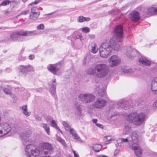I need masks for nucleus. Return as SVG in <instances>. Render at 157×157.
Returning <instances> with one entry per match:
<instances>
[{"mask_svg":"<svg viewBox=\"0 0 157 157\" xmlns=\"http://www.w3.org/2000/svg\"><path fill=\"white\" fill-rule=\"evenodd\" d=\"M87 72L89 74L94 75L98 78H102L108 75L109 69L106 64L98 63L96 64L93 69H89Z\"/></svg>","mask_w":157,"mask_h":157,"instance_id":"nucleus-1","label":"nucleus"},{"mask_svg":"<svg viewBox=\"0 0 157 157\" xmlns=\"http://www.w3.org/2000/svg\"><path fill=\"white\" fill-rule=\"evenodd\" d=\"M37 34L36 31L21 30L12 33L10 34V37L11 40L13 41H22L25 40L24 36H33Z\"/></svg>","mask_w":157,"mask_h":157,"instance_id":"nucleus-2","label":"nucleus"},{"mask_svg":"<svg viewBox=\"0 0 157 157\" xmlns=\"http://www.w3.org/2000/svg\"><path fill=\"white\" fill-rule=\"evenodd\" d=\"M146 117V115L144 113H138L136 111L131 113L127 117V120L130 122L132 123L133 124L140 125L144 123Z\"/></svg>","mask_w":157,"mask_h":157,"instance_id":"nucleus-3","label":"nucleus"},{"mask_svg":"<svg viewBox=\"0 0 157 157\" xmlns=\"http://www.w3.org/2000/svg\"><path fill=\"white\" fill-rule=\"evenodd\" d=\"M112 48L108 42L102 43L99 48L100 56L103 58H107L111 55Z\"/></svg>","mask_w":157,"mask_h":157,"instance_id":"nucleus-4","label":"nucleus"},{"mask_svg":"<svg viewBox=\"0 0 157 157\" xmlns=\"http://www.w3.org/2000/svg\"><path fill=\"white\" fill-rule=\"evenodd\" d=\"M26 154L28 157H38L40 155L38 147H36L32 144L26 146L25 148Z\"/></svg>","mask_w":157,"mask_h":157,"instance_id":"nucleus-5","label":"nucleus"},{"mask_svg":"<svg viewBox=\"0 0 157 157\" xmlns=\"http://www.w3.org/2000/svg\"><path fill=\"white\" fill-rule=\"evenodd\" d=\"M95 98L94 95L89 93L81 94L78 96V98L79 100L86 103L92 102L95 100Z\"/></svg>","mask_w":157,"mask_h":157,"instance_id":"nucleus-6","label":"nucleus"},{"mask_svg":"<svg viewBox=\"0 0 157 157\" xmlns=\"http://www.w3.org/2000/svg\"><path fill=\"white\" fill-rule=\"evenodd\" d=\"M40 152L44 151L45 154L51 153L53 151V147L52 145L48 143H42L40 144L38 147Z\"/></svg>","mask_w":157,"mask_h":157,"instance_id":"nucleus-7","label":"nucleus"},{"mask_svg":"<svg viewBox=\"0 0 157 157\" xmlns=\"http://www.w3.org/2000/svg\"><path fill=\"white\" fill-rule=\"evenodd\" d=\"M61 65L59 63L50 64L47 67L48 70L54 75H59L62 72Z\"/></svg>","mask_w":157,"mask_h":157,"instance_id":"nucleus-8","label":"nucleus"},{"mask_svg":"<svg viewBox=\"0 0 157 157\" xmlns=\"http://www.w3.org/2000/svg\"><path fill=\"white\" fill-rule=\"evenodd\" d=\"M123 29L121 25L117 26L114 29L113 36L112 37H115V39L119 41L121 40L123 35Z\"/></svg>","mask_w":157,"mask_h":157,"instance_id":"nucleus-9","label":"nucleus"},{"mask_svg":"<svg viewBox=\"0 0 157 157\" xmlns=\"http://www.w3.org/2000/svg\"><path fill=\"white\" fill-rule=\"evenodd\" d=\"M121 40L118 41L117 40L115 39V37H111L109 41L108 42L109 43L113 49L115 51H119L121 48Z\"/></svg>","mask_w":157,"mask_h":157,"instance_id":"nucleus-10","label":"nucleus"},{"mask_svg":"<svg viewBox=\"0 0 157 157\" xmlns=\"http://www.w3.org/2000/svg\"><path fill=\"white\" fill-rule=\"evenodd\" d=\"M121 59L117 55L112 56L108 60L109 65L110 67H116L120 63Z\"/></svg>","mask_w":157,"mask_h":157,"instance_id":"nucleus-11","label":"nucleus"},{"mask_svg":"<svg viewBox=\"0 0 157 157\" xmlns=\"http://www.w3.org/2000/svg\"><path fill=\"white\" fill-rule=\"evenodd\" d=\"M31 134V131L29 130H26L23 132H21L20 134V136L22 140L23 144L26 143L27 142L32 143V140L29 138L30 135Z\"/></svg>","mask_w":157,"mask_h":157,"instance_id":"nucleus-12","label":"nucleus"},{"mask_svg":"<svg viewBox=\"0 0 157 157\" xmlns=\"http://www.w3.org/2000/svg\"><path fill=\"white\" fill-rule=\"evenodd\" d=\"M106 100L101 98H98L92 104V106L95 109H101L106 105Z\"/></svg>","mask_w":157,"mask_h":157,"instance_id":"nucleus-13","label":"nucleus"},{"mask_svg":"<svg viewBox=\"0 0 157 157\" xmlns=\"http://www.w3.org/2000/svg\"><path fill=\"white\" fill-rule=\"evenodd\" d=\"M96 86V90L97 91L99 95L101 97L105 96L106 94V86H105L103 87V85L101 84H97Z\"/></svg>","mask_w":157,"mask_h":157,"instance_id":"nucleus-14","label":"nucleus"},{"mask_svg":"<svg viewBox=\"0 0 157 157\" xmlns=\"http://www.w3.org/2000/svg\"><path fill=\"white\" fill-rule=\"evenodd\" d=\"M131 140H130L129 136L128 137L126 138H121L118 139L117 140V143L118 146H121L122 144L123 143H128L129 145L128 147L131 148L132 144H133L132 142H131Z\"/></svg>","mask_w":157,"mask_h":157,"instance_id":"nucleus-15","label":"nucleus"},{"mask_svg":"<svg viewBox=\"0 0 157 157\" xmlns=\"http://www.w3.org/2000/svg\"><path fill=\"white\" fill-rule=\"evenodd\" d=\"M124 52L125 54L129 58H132L135 56L138 53L135 49L132 48L131 47L126 49Z\"/></svg>","mask_w":157,"mask_h":157,"instance_id":"nucleus-16","label":"nucleus"},{"mask_svg":"<svg viewBox=\"0 0 157 157\" xmlns=\"http://www.w3.org/2000/svg\"><path fill=\"white\" fill-rule=\"evenodd\" d=\"M31 14L30 15L31 19L36 20L40 14L39 10L36 7H33L31 10Z\"/></svg>","mask_w":157,"mask_h":157,"instance_id":"nucleus-17","label":"nucleus"},{"mask_svg":"<svg viewBox=\"0 0 157 157\" xmlns=\"http://www.w3.org/2000/svg\"><path fill=\"white\" fill-rule=\"evenodd\" d=\"M128 102L124 100H120L116 104L117 107V108L124 109L127 110L129 108L128 106Z\"/></svg>","mask_w":157,"mask_h":157,"instance_id":"nucleus-18","label":"nucleus"},{"mask_svg":"<svg viewBox=\"0 0 157 157\" xmlns=\"http://www.w3.org/2000/svg\"><path fill=\"white\" fill-rule=\"evenodd\" d=\"M131 148L134 150L135 154L137 157H140L142 150L137 144H132Z\"/></svg>","mask_w":157,"mask_h":157,"instance_id":"nucleus-19","label":"nucleus"},{"mask_svg":"<svg viewBox=\"0 0 157 157\" xmlns=\"http://www.w3.org/2000/svg\"><path fill=\"white\" fill-rule=\"evenodd\" d=\"M129 136L131 140V142L133 144H137L138 141L140 140V137L136 132H133L132 136Z\"/></svg>","mask_w":157,"mask_h":157,"instance_id":"nucleus-20","label":"nucleus"},{"mask_svg":"<svg viewBox=\"0 0 157 157\" xmlns=\"http://www.w3.org/2000/svg\"><path fill=\"white\" fill-rule=\"evenodd\" d=\"M19 71L22 73H26L28 71H33V68L31 65H28L26 66H21L19 67Z\"/></svg>","mask_w":157,"mask_h":157,"instance_id":"nucleus-21","label":"nucleus"},{"mask_svg":"<svg viewBox=\"0 0 157 157\" xmlns=\"http://www.w3.org/2000/svg\"><path fill=\"white\" fill-rule=\"evenodd\" d=\"M56 83L55 79H52L50 82L49 87L50 91L52 95H54L56 93Z\"/></svg>","mask_w":157,"mask_h":157,"instance_id":"nucleus-22","label":"nucleus"},{"mask_svg":"<svg viewBox=\"0 0 157 157\" xmlns=\"http://www.w3.org/2000/svg\"><path fill=\"white\" fill-rule=\"evenodd\" d=\"M146 14L147 16L157 14V7L153 6L149 7L147 10Z\"/></svg>","mask_w":157,"mask_h":157,"instance_id":"nucleus-23","label":"nucleus"},{"mask_svg":"<svg viewBox=\"0 0 157 157\" xmlns=\"http://www.w3.org/2000/svg\"><path fill=\"white\" fill-rule=\"evenodd\" d=\"M129 17L132 21H137L140 18L139 13L136 11L132 12L129 15Z\"/></svg>","mask_w":157,"mask_h":157,"instance_id":"nucleus-24","label":"nucleus"},{"mask_svg":"<svg viewBox=\"0 0 157 157\" xmlns=\"http://www.w3.org/2000/svg\"><path fill=\"white\" fill-rule=\"evenodd\" d=\"M75 107L77 111V115L78 117L82 116V113L81 103H75Z\"/></svg>","mask_w":157,"mask_h":157,"instance_id":"nucleus-25","label":"nucleus"},{"mask_svg":"<svg viewBox=\"0 0 157 157\" xmlns=\"http://www.w3.org/2000/svg\"><path fill=\"white\" fill-rule=\"evenodd\" d=\"M151 90L153 92L157 94V77L154 78L152 81Z\"/></svg>","mask_w":157,"mask_h":157,"instance_id":"nucleus-26","label":"nucleus"},{"mask_svg":"<svg viewBox=\"0 0 157 157\" xmlns=\"http://www.w3.org/2000/svg\"><path fill=\"white\" fill-rule=\"evenodd\" d=\"M139 62L140 63H142L143 65L148 66L151 64V62L147 60L145 57L142 56L140 58Z\"/></svg>","mask_w":157,"mask_h":157,"instance_id":"nucleus-27","label":"nucleus"},{"mask_svg":"<svg viewBox=\"0 0 157 157\" xmlns=\"http://www.w3.org/2000/svg\"><path fill=\"white\" fill-rule=\"evenodd\" d=\"M68 131L73 137L74 139L78 140L80 138V137L77 133L76 131L73 128H71Z\"/></svg>","mask_w":157,"mask_h":157,"instance_id":"nucleus-28","label":"nucleus"},{"mask_svg":"<svg viewBox=\"0 0 157 157\" xmlns=\"http://www.w3.org/2000/svg\"><path fill=\"white\" fill-rule=\"evenodd\" d=\"M91 49L90 52L93 53H96L98 51V48L97 44L94 42L91 44Z\"/></svg>","mask_w":157,"mask_h":157,"instance_id":"nucleus-29","label":"nucleus"},{"mask_svg":"<svg viewBox=\"0 0 157 157\" xmlns=\"http://www.w3.org/2000/svg\"><path fill=\"white\" fill-rule=\"evenodd\" d=\"M92 147L94 151L95 152H98L102 148V146L100 144H96L93 145Z\"/></svg>","mask_w":157,"mask_h":157,"instance_id":"nucleus-30","label":"nucleus"},{"mask_svg":"<svg viewBox=\"0 0 157 157\" xmlns=\"http://www.w3.org/2000/svg\"><path fill=\"white\" fill-rule=\"evenodd\" d=\"M131 128L130 126L129 125L124 126L123 129V134L124 135L128 134L130 132Z\"/></svg>","mask_w":157,"mask_h":157,"instance_id":"nucleus-31","label":"nucleus"},{"mask_svg":"<svg viewBox=\"0 0 157 157\" xmlns=\"http://www.w3.org/2000/svg\"><path fill=\"white\" fill-rule=\"evenodd\" d=\"M90 20V17H84L82 16H79L78 19V21L80 23L84 21H89Z\"/></svg>","mask_w":157,"mask_h":157,"instance_id":"nucleus-32","label":"nucleus"},{"mask_svg":"<svg viewBox=\"0 0 157 157\" xmlns=\"http://www.w3.org/2000/svg\"><path fill=\"white\" fill-rule=\"evenodd\" d=\"M22 113L26 116L28 117L30 115V113L27 111V105H26L23 106L21 107Z\"/></svg>","mask_w":157,"mask_h":157,"instance_id":"nucleus-33","label":"nucleus"},{"mask_svg":"<svg viewBox=\"0 0 157 157\" xmlns=\"http://www.w3.org/2000/svg\"><path fill=\"white\" fill-rule=\"evenodd\" d=\"M51 126L56 128L61 133H62V131L60 129L59 127L57 126L56 122L54 120H52L51 121Z\"/></svg>","mask_w":157,"mask_h":157,"instance_id":"nucleus-34","label":"nucleus"},{"mask_svg":"<svg viewBox=\"0 0 157 157\" xmlns=\"http://www.w3.org/2000/svg\"><path fill=\"white\" fill-rule=\"evenodd\" d=\"M41 126L44 128L48 135H49L50 128L49 126H48L47 124H42L41 125Z\"/></svg>","mask_w":157,"mask_h":157,"instance_id":"nucleus-35","label":"nucleus"},{"mask_svg":"<svg viewBox=\"0 0 157 157\" xmlns=\"http://www.w3.org/2000/svg\"><path fill=\"white\" fill-rule=\"evenodd\" d=\"M62 124L66 131H68L71 128L70 125L66 121H62Z\"/></svg>","mask_w":157,"mask_h":157,"instance_id":"nucleus-36","label":"nucleus"},{"mask_svg":"<svg viewBox=\"0 0 157 157\" xmlns=\"http://www.w3.org/2000/svg\"><path fill=\"white\" fill-rule=\"evenodd\" d=\"M109 113L110 114H111V116L109 115V117L110 118H112L113 116H115L117 114V113L115 112L114 109H111L110 106L109 107Z\"/></svg>","mask_w":157,"mask_h":157,"instance_id":"nucleus-37","label":"nucleus"},{"mask_svg":"<svg viewBox=\"0 0 157 157\" xmlns=\"http://www.w3.org/2000/svg\"><path fill=\"white\" fill-rule=\"evenodd\" d=\"M57 140L60 142L64 146H65V142L64 140L61 138V137L59 136H56Z\"/></svg>","mask_w":157,"mask_h":157,"instance_id":"nucleus-38","label":"nucleus"},{"mask_svg":"<svg viewBox=\"0 0 157 157\" xmlns=\"http://www.w3.org/2000/svg\"><path fill=\"white\" fill-rule=\"evenodd\" d=\"M82 32L84 33H89L90 31V29L88 27H84L81 28L80 29Z\"/></svg>","mask_w":157,"mask_h":157,"instance_id":"nucleus-39","label":"nucleus"},{"mask_svg":"<svg viewBox=\"0 0 157 157\" xmlns=\"http://www.w3.org/2000/svg\"><path fill=\"white\" fill-rule=\"evenodd\" d=\"M29 13V11L28 10H26L24 11H23L20 14H18L17 16H16L15 17H14L13 19H17L19 16H21V15H25L28 14Z\"/></svg>","mask_w":157,"mask_h":157,"instance_id":"nucleus-40","label":"nucleus"},{"mask_svg":"<svg viewBox=\"0 0 157 157\" xmlns=\"http://www.w3.org/2000/svg\"><path fill=\"white\" fill-rule=\"evenodd\" d=\"M11 2L9 0H6L3 1L2 3V6H5L9 4L10 3H11Z\"/></svg>","mask_w":157,"mask_h":157,"instance_id":"nucleus-41","label":"nucleus"},{"mask_svg":"<svg viewBox=\"0 0 157 157\" xmlns=\"http://www.w3.org/2000/svg\"><path fill=\"white\" fill-rule=\"evenodd\" d=\"M123 72L125 73L130 74L133 71L131 69H124L123 70Z\"/></svg>","mask_w":157,"mask_h":157,"instance_id":"nucleus-42","label":"nucleus"},{"mask_svg":"<svg viewBox=\"0 0 157 157\" xmlns=\"http://www.w3.org/2000/svg\"><path fill=\"white\" fill-rule=\"evenodd\" d=\"M4 92L7 94L11 95L12 94L10 90L6 88H4L3 89Z\"/></svg>","mask_w":157,"mask_h":157,"instance_id":"nucleus-43","label":"nucleus"},{"mask_svg":"<svg viewBox=\"0 0 157 157\" xmlns=\"http://www.w3.org/2000/svg\"><path fill=\"white\" fill-rule=\"evenodd\" d=\"M112 140L111 137L110 136H107L104 137V140L106 142L110 141Z\"/></svg>","mask_w":157,"mask_h":157,"instance_id":"nucleus-44","label":"nucleus"},{"mask_svg":"<svg viewBox=\"0 0 157 157\" xmlns=\"http://www.w3.org/2000/svg\"><path fill=\"white\" fill-rule=\"evenodd\" d=\"M11 95L12 98V101H13V102H15L17 100V98L16 97V96L13 94H11Z\"/></svg>","mask_w":157,"mask_h":157,"instance_id":"nucleus-45","label":"nucleus"},{"mask_svg":"<svg viewBox=\"0 0 157 157\" xmlns=\"http://www.w3.org/2000/svg\"><path fill=\"white\" fill-rule=\"evenodd\" d=\"M82 35L81 34H78L77 36H75L74 37V38L75 40L77 39H79L81 40H82Z\"/></svg>","mask_w":157,"mask_h":157,"instance_id":"nucleus-46","label":"nucleus"},{"mask_svg":"<svg viewBox=\"0 0 157 157\" xmlns=\"http://www.w3.org/2000/svg\"><path fill=\"white\" fill-rule=\"evenodd\" d=\"M11 40L10 38L9 37H6L5 38L4 40H5V42L6 43H10Z\"/></svg>","mask_w":157,"mask_h":157,"instance_id":"nucleus-47","label":"nucleus"},{"mask_svg":"<svg viewBox=\"0 0 157 157\" xmlns=\"http://www.w3.org/2000/svg\"><path fill=\"white\" fill-rule=\"evenodd\" d=\"M44 28V25L43 24H40L37 27V29H43Z\"/></svg>","mask_w":157,"mask_h":157,"instance_id":"nucleus-48","label":"nucleus"},{"mask_svg":"<svg viewBox=\"0 0 157 157\" xmlns=\"http://www.w3.org/2000/svg\"><path fill=\"white\" fill-rule=\"evenodd\" d=\"M40 1V0H36L35 2H32L29 4V6H32L33 4H37Z\"/></svg>","mask_w":157,"mask_h":157,"instance_id":"nucleus-49","label":"nucleus"},{"mask_svg":"<svg viewBox=\"0 0 157 157\" xmlns=\"http://www.w3.org/2000/svg\"><path fill=\"white\" fill-rule=\"evenodd\" d=\"M87 110H88V112L89 113L91 114L93 112L94 109L92 108H90V107H88V109H87Z\"/></svg>","mask_w":157,"mask_h":157,"instance_id":"nucleus-50","label":"nucleus"},{"mask_svg":"<svg viewBox=\"0 0 157 157\" xmlns=\"http://www.w3.org/2000/svg\"><path fill=\"white\" fill-rule=\"evenodd\" d=\"M52 118L50 116H47L46 118V119L47 122H49L51 121H52Z\"/></svg>","mask_w":157,"mask_h":157,"instance_id":"nucleus-51","label":"nucleus"},{"mask_svg":"<svg viewBox=\"0 0 157 157\" xmlns=\"http://www.w3.org/2000/svg\"><path fill=\"white\" fill-rule=\"evenodd\" d=\"M89 36L91 39H94L95 38V36L93 34H89Z\"/></svg>","mask_w":157,"mask_h":157,"instance_id":"nucleus-52","label":"nucleus"},{"mask_svg":"<svg viewBox=\"0 0 157 157\" xmlns=\"http://www.w3.org/2000/svg\"><path fill=\"white\" fill-rule=\"evenodd\" d=\"M35 119L37 120V121H40L41 120V118L39 117L38 115H36L35 116Z\"/></svg>","mask_w":157,"mask_h":157,"instance_id":"nucleus-53","label":"nucleus"},{"mask_svg":"<svg viewBox=\"0 0 157 157\" xmlns=\"http://www.w3.org/2000/svg\"><path fill=\"white\" fill-rule=\"evenodd\" d=\"M34 57V56L33 55L31 54L29 56V58L30 60H33Z\"/></svg>","mask_w":157,"mask_h":157,"instance_id":"nucleus-54","label":"nucleus"},{"mask_svg":"<svg viewBox=\"0 0 157 157\" xmlns=\"http://www.w3.org/2000/svg\"><path fill=\"white\" fill-rule=\"evenodd\" d=\"M96 125L98 127L100 128H103V126L102 124H96Z\"/></svg>","mask_w":157,"mask_h":157,"instance_id":"nucleus-55","label":"nucleus"},{"mask_svg":"<svg viewBox=\"0 0 157 157\" xmlns=\"http://www.w3.org/2000/svg\"><path fill=\"white\" fill-rule=\"evenodd\" d=\"M153 106L157 108V100L153 103Z\"/></svg>","mask_w":157,"mask_h":157,"instance_id":"nucleus-56","label":"nucleus"},{"mask_svg":"<svg viewBox=\"0 0 157 157\" xmlns=\"http://www.w3.org/2000/svg\"><path fill=\"white\" fill-rule=\"evenodd\" d=\"M73 151L75 157H79V155L76 153L75 151Z\"/></svg>","mask_w":157,"mask_h":157,"instance_id":"nucleus-57","label":"nucleus"},{"mask_svg":"<svg viewBox=\"0 0 157 157\" xmlns=\"http://www.w3.org/2000/svg\"><path fill=\"white\" fill-rule=\"evenodd\" d=\"M98 157H108L105 155L101 154V155H98Z\"/></svg>","mask_w":157,"mask_h":157,"instance_id":"nucleus-58","label":"nucleus"},{"mask_svg":"<svg viewBox=\"0 0 157 157\" xmlns=\"http://www.w3.org/2000/svg\"><path fill=\"white\" fill-rule=\"evenodd\" d=\"M97 121L98 120L97 119H93L92 120V121H93V123H96Z\"/></svg>","mask_w":157,"mask_h":157,"instance_id":"nucleus-59","label":"nucleus"},{"mask_svg":"<svg viewBox=\"0 0 157 157\" xmlns=\"http://www.w3.org/2000/svg\"><path fill=\"white\" fill-rule=\"evenodd\" d=\"M87 58V57L86 56L84 57V60H83V63L84 64H85L86 63V59Z\"/></svg>","mask_w":157,"mask_h":157,"instance_id":"nucleus-60","label":"nucleus"},{"mask_svg":"<svg viewBox=\"0 0 157 157\" xmlns=\"http://www.w3.org/2000/svg\"><path fill=\"white\" fill-rule=\"evenodd\" d=\"M0 29H2V30H5L6 29H8V28L7 27H3L2 28L0 27Z\"/></svg>","mask_w":157,"mask_h":157,"instance_id":"nucleus-61","label":"nucleus"},{"mask_svg":"<svg viewBox=\"0 0 157 157\" xmlns=\"http://www.w3.org/2000/svg\"><path fill=\"white\" fill-rule=\"evenodd\" d=\"M118 150H116L114 152V154L115 155L117 154H118Z\"/></svg>","mask_w":157,"mask_h":157,"instance_id":"nucleus-62","label":"nucleus"},{"mask_svg":"<svg viewBox=\"0 0 157 157\" xmlns=\"http://www.w3.org/2000/svg\"><path fill=\"white\" fill-rule=\"evenodd\" d=\"M27 1V0H22V1L24 2H25Z\"/></svg>","mask_w":157,"mask_h":157,"instance_id":"nucleus-63","label":"nucleus"},{"mask_svg":"<svg viewBox=\"0 0 157 157\" xmlns=\"http://www.w3.org/2000/svg\"><path fill=\"white\" fill-rule=\"evenodd\" d=\"M42 89H40V91H42Z\"/></svg>","mask_w":157,"mask_h":157,"instance_id":"nucleus-64","label":"nucleus"}]
</instances>
